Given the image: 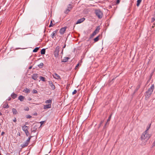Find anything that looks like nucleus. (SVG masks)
Here are the masks:
<instances>
[{
  "mask_svg": "<svg viewBox=\"0 0 155 155\" xmlns=\"http://www.w3.org/2000/svg\"><path fill=\"white\" fill-rule=\"evenodd\" d=\"M154 88V84H153L151 86L150 88L148 89L147 91L145 93V99L146 100H147L149 99L152 94Z\"/></svg>",
  "mask_w": 155,
  "mask_h": 155,
  "instance_id": "nucleus-1",
  "label": "nucleus"
},
{
  "mask_svg": "<svg viewBox=\"0 0 155 155\" xmlns=\"http://www.w3.org/2000/svg\"><path fill=\"white\" fill-rule=\"evenodd\" d=\"M151 136V135L149 134L148 132L145 131L142 134L140 137L141 140H148Z\"/></svg>",
  "mask_w": 155,
  "mask_h": 155,
  "instance_id": "nucleus-2",
  "label": "nucleus"
},
{
  "mask_svg": "<svg viewBox=\"0 0 155 155\" xmlns=\"http://www.w3.org/2000/svg\"><path fill=\"white\" fill-rule=\"evenodd\" d=\"M95 13L97 17L101 19L103 16L102 12L100 9H96L95 11Z\"/></svg>",
  "mask_w": 155,
  "mask_h": 155,
  "instance_id": "nucleus-3",
  "label": "nucleus"
},
{
  "mask_svg": "<svg viewBox=\"0 0 155 155\" xmlns=\"http://www.w3.org/2000/svg\"><path fill=\"white\" fill-rule=\"evenodd\" d=\"M59 49L60 47L59 46H57L55 48V50L54 52V56L56 58H58V56Z\"/></svg>",
  "mask_w": 155,
  "mask_h": 155,
  "instance_id": "nucleus-4",
  "label": "nucleus"
},
{
  "mask_svg": "<svg viewBox=\"0 0 155 155\" xmlns=\"http://www.w3.org/2000/svg\"><path fill=\"white\" fill-rule=\"evenodd\" d=\"M48 82L51 88L53 90L54 89L55 87L54 85L53 84L52 82L51 81H48Z\"/></svg>",
  "mask_w": 155,
  "mask_h": 155,
  "instance_id": "nucleus-5",
  "label": "nucleus"
},
{
  "mask_svg": "<svg viewBox=\"0 0 155 155\" xmlns=\"http://www.w3.org/2000/svg\"><path fill=\"white\" fill-rule=\"evenodd\" d=\"M53 76L54 78L57 79H60L61 78L59 75L57 73H55L53 75Z\"/></svg>",
  "mask_w": 155,
  "mask_h": 155,
  "instance_id": "nucleus-6",
  "label": "nucleus"
},
{
  "mask_svg": "<svg viewBox=\"0 0 155 155\" xmlns=\"http://www.w3.org/2000/svg\"><path fill=\"white\" fill-rule=\"evenodd\" d=\"M38 77V74H34L32 75V78L34 80H36Z\"/></svg>",
  "mask_w": 155,
  "mask_h": 155,
  "instance_id": "nucleus-7",
  "label": "nucleus"
},
{
  "mask_svg": "<svg viewBox=\"0 0 155 155\" xmlns=\"http://www.w3.org/2000/svg\"><path fill=\"white\" fill-rule=\"evenodd\" d=\"M85 20V18H82L80 19H79L77 21L76 23V24H80L83 21H84Z\"/></svg>",
  "mask_w": 155,
  "mask_h": 155,
  "instance_id": "nucleus-8",
  "label": "nucleus"
},
{
  "mask_svg": "<svg viewBox=\"0 0 155 155\" xmlns=\"http://www.w3.org/2000/svg\"><path fill=\"white\" fill-rule=\"evenodd\" d=\"M51 104H46L44 106V109H46L48 108H50L51 107Z\"/></svg>",
  "mask_w": 155,
  "mask_h": 155,
  "instance_id": "nucleus-9",
  "label": "nucleus"
},
{
  "mask_svg": "<svg viewBox=\"0 0 155 155\" xmlns=\"http://www.w3.org/2000/svg\"><path fill=\"white\" fill-rule=\"evenodd\" d=\"M66 29V28L65 27L61 28L60 30V33L61 35L64 34L65 31Z\"/></svg>",
  "mask_w": 155,
  "mask_h": 155,
  "instance_id": "nucleus-10",
  "label": "nucleus"
},
{
  "mask_svg": "<svg viewBox=\"0 0 155 155\" xmlns=\"http://www.w3.org/2000/svg\"><path fill=\"white\" fill-rule=\"evenodd\" d=\"M28 127L25 125L22 126V128L23 131L25 132L28 130Z\"/></svg>",
  "mask_w": 155,
  "mask_h": 155,
  "instance_id": "nucleus-11",
  "label": "nucleus"
},
{
  "mask_svg": "<svg viewBox=\"0 0 155 155\" xmlns=\"http://www.w3.org/2000/svg\"><path fill=\"white\" fill-rule=\"evenodd\" d=\"M57 32V31L56 30V31H53V32H52V34L51 35V37L53 38H54V36L56 35Z\"/></svg>",
  "mask_w": 155,
  "mask_h": 155,
  "instance_id": "nucleus-12",
  "label": "nucleus"
},
{
  "mask_svg": "<svg viewBox=\"0 0 155 155\" xmlns=\"http://www.w3.org/2000/svg\"><path fill=\"white\" fill-rule=\"evenodd\" d=\"M23 91V92H24L25 93H29L30 92V90L29 89H28L27 88H25V89Z\"/></svg>",
  "mask_w": 155,
  "mask_h": 155,
  "instance_id": "nucleus-13",
  "label": "nucleus"
},
{
  "mask_svg": "<svg viewBox=\"0 0 155 155\" xmlns=\"http://www.w3.org/2000/svg\"><path fill=\"white\" fill-rule=\"evenodd\" d=\"M24 98V97L22 95L19 96L18 98V99L20 100L21 101H23Z\"/></svg>",
  "mask_w": 155,
  "mask_h": 155,
  "instance_id": "nucleus-14",
  "label": "nucleus"
},
{
  "mask_svg": "<svg viewBox=\"0 0 155 155\" xmlns=\"http://www.w3.org/2000/svg\"><path fill=\"white\" fill-rule=\"evenodd\" d=\"M2 107L4 108H8L9 107V106L8 104L6 102L3 105Z\"/></svg>",
  "mask_w": 155,
  "mask_h": 155,
  "instance_id": "nucleus-15",
  "label": "nucleus"
},
{
  "mask_svg": "<svg viewBox=\"0 0 155 155\" xmlns=\"http://www.w3.org/2000/svg\"><path fill=\"white\" fill-rule=\"evenodd\" d=\"M17 95L16 94L14 93H12L11 94V96H12V97L14 99L16 98L17 97Z\"/></svg>",
  "mask_w": 155,
  "mask_h": 155,
  "instance_id": "nucleus-16",
  "label": "nucleus"
},
{
  "mask_svg": "<svg viewBox=\"0 0 155 155\" xmlns=\"http://www.w3.org/2000/svg\"><path fill=\"white\" fill-rule=\"evenodd\" d=\"M12 110L14 114H16L18 113L17 111L15 109L13 108Z\"/></svg>",
  "mask_w": 155,
  "mask_h": 155,
  "instance_id": "nucleus-17",
  "label": "nucleus"
},
{
  "mask_svg": "<svg viewBox=\"0 0 155 155\" xmlns=\"http://www.w3.org/2000/svg\"><path fill=\"white\" fill-rule=\"evenodd\" d=\"M69 58L68 57H65L62 60V62H65L68 61Z\"/></svg>",
  "mask_w": 155,
  "mask_h": 155,
  "instance_id": "nucleus-18",
  "label": "nucleus"
},
{
  "mask_svg": "<svg viewBox=\"0 0 155 155\" xmlns=\"http://www.w3.org/2000/svg\"><path fill=\"white\" fill-rule=\"evenodd\" d=\"M71 9V8L70 7H68V8L66 9V10L65 12V13L66 14L68 13V12H69Z\"/></svg>",
  "mask_w": 155,
  "mask_h": 155,
  "instance_id": "nucleus-19",
  "label": "nucleus"
},
{
  "mask_svg": "<svg viewBox=\"0 0 155 155\" xmlns=\"http://www.w3.org/2000/svg\"><path fill=\"white\" fill-rule=\"evenodd\" d=\"M45 49L43 48L41 51V53L42 54H45Z\"/></svg>",
  "mask_w": 155,
  "mask_h": 155,
  "instance_id": "nucleus-20",
  "label": "nucleus"
},
{
  "mask_svg": "<svg viewBox=\"0 0 155 155\" xmlns=\"http://www.w3.org/2000/svg\"><path fill=\"white\" fill-rule=\"evenodd\" d=\"M52 101L51 100H48L45 101V103L46 104H51Z\"/></svg>",
  "mask_w": 155,
  "mask_h": 155,
  "instance_id": "nucleus-21",
  "label": "nucleus"
},
{
  "mask_svg": "<svg viewBox=\"0 0 155 155\" xmlns=\"http://www.w3.org/2000/svg\"><path fill=\"white\" fill-rule=\"evenodd\" d=\"M142 0H137V7L139 6Z\"/></svg>",
  "mask_w": 155,
  "mask_h": 155,
  "instance_id": "nucleus-22",
  "label": "nucleus"
},
{
  "mask_svg": "<svg viewBox=\"0 0 155 155\" xmlns=\"http://www.w3.org/2000/svg\"><path fill=\"white\" fill-rule=\"evenodd\" d=\"M39 78L41 80L43 81H45V78L41 76Z\"/></svg>",
  "mask_w": 155,
  "mask_h": 155,
  "instance_id": "nucleus-23",
  "label": "nucleus"
},
{
  "mask_svg": "<svg viewBox=\"0 0 155 155\" xmlns=\"http://www.w3.org/2000/svg\"><path fill=\"white\" fill-rule=\"evenodd\" d=\"M39 49L38 47H36L33 50V52H36Z\"/></svg>",
  "mask_w": 155,
  "mask_h": 155,
  "instance_id": "nucleus-24",
  "label": "nucleus"
},
{
  "mask_svg": "<svg viewBox=\"0 0 155 155\" xmlns=\"http://www.w3.org/2000/svg\"><path fill=\"white\" fill-rule=\"evenodd\" d=\"M151 124H150L149 125V126H147V129L145 131H146V132H147L148 130L150 129V127L151 126Z\"/></svg>",
  "mask_w": 155,
  "mask_h": 155,
  "instance_id": "nucleus-25",
  "label": "nucleus"
},
{
  "mask_svg": "<svg viewBox=\"0 0 155 155\" xmlns=\"http://www.w3.org/2000/svg\"><path fill=\"white\" fill-rule=\"evenodd\" d=\"M99 40V36H97L96 38H94V40L95 42H97Z\"/></svg>",
  "mask_w": 155,
  "mask_h": 155,
  "instance_id": "nucleus-26",
  "label": "nucleus"
},
{
  "mask_svg": "<svg viewBox=\"0 0 155 155\" xmlns=\"http://www.w3.org/2000/svg\"><path fill=\"white\" fill-rule=\"evenodd\" d=\"M140 84H139L138 86L137 87L136 89V91H137L138 89L140 88Z\"/></svg>",
  "mask_w": 155,
  "mask_h": 155,
  "instance_id": "nucleus-27",
  "label": "nucleus"
},
{
  "mask_svg": "<svg viewBox=\"0 0 155 155\" xmlns=\"http://www.w3.org/2000/svg\"><path fill=\"white\" fill-rule=\"evenodd\" d=\"M25 133L26 135V136H27V137L28 136L29 134V132L28 130L25 132Z\"/></svg>",
  "mask_w": 155,
  "mask_h": 155,
  "instance_id": "nucleus-28",
  "label": "nucleus"
},
{
  "mask_svg": "<svg viewBox=\"0 0 155 155\" xmlns=\"http://www.w3.org/2000/svg\"><path fill=\"white\" fill-rule=\"evenodd\" d=\"M111 116H112V114H111L107 120V122H108V121H109L111 119Z\"/></svg>",
  "mask_w": 155,
  "mask_h": 155,
  "instance_id": "nucleus-29",
  "label": "nucleus"
},
{
  "mask_svg": "<svg viewBox=\"0 0 155 155\" xmlns=\"http://www.w3.org/2000/svg\"><path fill=\"white\" fill-rule=\"evenodd\" d=\"M28 144V143H25H25L23 144L22 147H26L27 146Z\"/></svg>",
  "mask_w": 155,
  "mask_h": 155,
  "instance_id": "nucleus-30",
  "label": "nucleus"
},
{
  "mask_svg": "<svg viewBox=\"0 0 155 155\" xmlns=\"http://www.w3.org/2000/svg\"><path fill=\"white\" fill-rule=\"evenodd\" d=\"M32 93L33 94H36L38 93V91L34 89L32 91Z\"/></svg>",
  "mask_w": 155,
  "mask_h": 155,
  "instance_id": "nucleus-31",
  "label": "nucleus"
},
{
  "mask_svg": "<svg viewBox=\"0 0 155 155\" xmlns=\"http://www.w3.org/2000/svg\"><path fill=\"white\" fill-rule=\"evenodd\" d=\"M155 21V16L151 18V22H153Z\"/></svg>",
  "mask_w": 155,
  "mask_h": 155,
  "instance_id": "nucleus-32",
  "label": "nucleus"
},
{
  "mask_svg": "<svg viewBox=\"0 0 155 155\" xmlns=\"http://www.w3.org/2000/svg\"><path fill=\"white\" fill-rule=\"evenodd\" d=\"M53 26V23H52V21H51V22L50 23V25H49V27H52Z\"/></svg>",
  "mask_w": 155,
  "mask_h": 155,
  "instance_id": "nucleus-33",
  "label": "nucleus"
},
{
  "mask_svg": "<svg viewBox=\"0 0 155 155\" xmlns=\"http://www.w3.org/2000/svg\"><path fill=\"white\" fill-rule=\"evenodd\" d=\"M77 92V91L76 90H74V91L72 92V94L73 95L74 94H76Z\"/></svg>",
  "mask_w": 155,
  "mask_h": 155,
  "instance_id": "nucleus-34",
  "label": "nucleus"
},
{
  "mask_svg": "<svg viewBox=\"0 0 155 155\" xmlns=\"http://www.w3.org/2000/svg\"><path fill=\"white\" fill-rule=\"evenodd\" d=\"M43 65H44V64H43V63H41L38 65V66H39L40 67H42L43 66Z\"/></svg>",
  "mask_w": 155,
  "mask_h": 155,
  "instance_id": "nucleus-35",
  "label": "nucleus"
},
{
  "mask_svg": "<svg viewBox=\"0 0 155 155\" xmlns=\"http://www.w3.org/2000/svg\"><path fill=\"white\" fill-rule=\"evenodd\" d=\"M30 139H29L28 138L27 140L25 141V143H28V144H29V142H30Z\"/></svg>",
  "mask_w": 155,
  "mask_h": 155,
  "instance_id": "nucleus-36",
  "label": "nucleus"
},
{
  "mask_svg": "<svg viewBox=\"0 0 155 155\" xmlns=\"http://www.w3.org/2000/svg\"><path fill=\"white\" fill-rule=\"evenodd\" d=\"M154 146H155V140L152 143V147H153Z\"/></svg>",
  "mask_w": 155,
  "mask_h": 155,
  "instance_id": "nucleus-37",
  "label": "nucleus"
},
{
  "mask_svg": "<svg viewBox=\"0 0 155 155\" xmlns=\"http://www.w3.org/2000/svg\"><path fill=\"white\" fill-rule=\"evenodd\" d=\"M100 29V26H98L97 27V28H96V29L95 30H96L97 31H98V32Z\"/></svg>",
  "mask_w": 155,
  "mask_h": 155,
  "instance_id": "nucleus-38",
  "label": "nucleus"
},
{
  "mask_svg": "<svg viewBox=\"0 0 155 155\" xmlns=\"http://www.w3.org/2000/svg\"><path fill=\"white\" fill-rule=\"evenodd\" d=\"M82 63V59H81L78 62V63H79V64L80 65H81Z\"/></svg>",
  "mask_w": 155,
  "mask_h": 155,
  "instance_id": "nucleus-39",
  "label": "nucleus"
},
{
  "mask_svg": "<svg viewBox=\"0 0 155 155\" xmlns=\"http://www.w3.org/2000/svg\"><path fill=\"white\" fill-rule=\"evenodd\" d=\"M26 117L27 118H30L31 117V116L30 115H27L26 116Z\"/></svg>",
  "mask_w": 155,
  "mask_h": 155,
  "instance_id": "nucleus-40",
  "label": "nucleus"
},
{
  "mask_svg": "<svg viewBox=\"0 0 155 155\" xmlns=\"http://www.w3.org/2000/svg\"><path fill=\"white\" fill-rule=\"evenodd\" d=\"M79 65L80 64H79V63H78L76 65V67L75 68V70L78 67Z\"/></svg>",
  "mask_w": 155,
  "mask_h": 155,
  "instance_id": "nucleus-41",
  "label": "nucleus"
},
{
  "mask_svg": "<svg viewBox=\"0 0 155 155\" xmlns=\"http://www.w3.org/2000/svg\"><path fill=\"white\" fill-rule=\"evenodd\" d=\"M120 0H117V2H116V4H118L119 3H120Z\"/></svg>",
  "mask_w": 155,
  "mask_h": 155,
  "instance_id": "nucleus-42",
  "label": "nucleus"
},
{
  "mask_svg": "<svg viewBox=\"0 0 155 155\" xmlns=\"http://www.w3.org/2000/svg\"><path fill=\"white\" fill-rule=\"evenodd\" d=\"M29 110V108L28 107H26V108L25 109V110L26 111H28Z\"/></svg>",
  "mask_w": 155,
  "mask_h": 155,
  "instance_id": "nucleus-43",
  "label": "nucleus"
},
{
  "mask_svg": "<svg viewBox=\"0 0 155 155\" xmlns=\"http://www.w3.org/2000/svg\"><path fill=\"white\" fill-rule=\"evenodd\" d=\"M103 121H101L100 123V124H99V127L101 126V125L102 124V123H103Z\"/></svg>",
  "mask_w": 155,
  "mask_h": 155,
  "instance_id": "nucleus-44",
  "label": "nucleus"
},
{
  "mask_svg": "<svg viewBox=\"0 0 155 155\" xmlns=\"http://www.w3.org/2000/svg\"><path fill=\"white\" fill-rule=\"evenodd\" d=\"M44 121H41V122H40V123L41 124V125H42L44 123Z\"/></svg>",
  "mask_w": 155,
  "mask_h": 155,
  "instance_id": "nucleus-45",
  "label": "nucleus"
},
{
  "mask_svg": "<svg viewBox=\"0 0 155 155\" xmlns=\"http://www.w3.org/2000/svg\"><path fill=\"white\" fill-rule=\"evenodd\" d=\"M13 121L15 122L16 121V119L15 117L14 118V119L13 120Z\"/></svg>",
  "mask_w": 155,
  "mask_h": 155,
  "instance_id": "nucleus-46",
  "label": "nucleus"
},
{
  "mask_svg": "<svg viewBox=\"0 0 155 155\" xmlns=\"http://www.w3.org/2000/svg\"><path fill=\"white\" fill-rule=\"evenodd\" d=\"M33 129L34 130H37V127L36 126L34 127Z\"/></svg>",
  "mask_w": 155,
  "mask_h": 155,
  "instance_id": "nucleus-47",
  "label": "nucleus"
},
{
  "mask_svg": "<svg viewBox=\"0 0 155 155\" xmlns=\"http://www.w3.org/2000/svg\"><path fill=\"white\" fill-rule=\"evenodd\" d=\"M92 35H93L94 36L95 35H96V33L95 32H93V33L92 34Z\"/></svg>",
  "mask_w": 155,
  "mask_h": 155,
  "instance_id": "nucleus-48",
  "label": "nucleus"
},
{
  "mask_svg": "<svg viewBox=\"0 0 155 155\" xmlns=\"http://www.w3.org/2000/svg\"><path fill=\"white\" fill-rule=\"evenodd\" d=\"M94 36L92 34V35H91L90 37V38H92Z\"/></svg>",
  "mask_w": 155,
  "mask_h": 155,
  "instance_id": "nucleus-49",
  "label": "nucleus"
},
{
  "mask_svg": "<svg viewBox=\"0 0 155 155\" xmlns=\"http://www.w3.org/2000/svg\"><path fill=\"white\" fill-rule=\"evenodd\" d=\"M33 136H30L28 138L30 140L31 138H32Z\"/></svg>",
  "mask_w": 155,
  "mask_h": 155,
  "instance_id": "nucleus-50",
  "label": "nucleus"
},
{
  "mask_svg": "<svg viewBox=\"0 0 155 155\" xmlns=\"http://www.w3.org/2000/svg\"><path fill=\"white\" fill-rule=\"evenodd\" d=\"M94 32H95L96 34H97V33L98 32L96 30H95V31Z\"/></svg>",
  "mask_w": 155,
  "mask_h": 155,
  "instance_id": "nucleus-51",
  "label": "nucleus"
},
{
  "mask_svg": "<svg viewBox=\"0 0 155 155\" xmlns=\"http://www.w3.org/2000/svg\"><path fill=\"white\" fill-rule=\"evenodd\" d=\"M28 101H31V97H29L28 98Z\"/></svg>",
  "mask_w": 155,
  "mask_h": 155,
  "instance_id": "nucleus-52",
  "label": "nucleus"
},
{
  "mask_svg": "<svg viewBox=\"0 0 155 155\" xmlns=\"http://www.w3.org/2000/svg\"><path fill=\"white\" fill-rule=\"evenodd\" d=\"M4 134H5V132H2L1 133V135H2Z\"/></svg>",
  "mask_w": 155,
  "mask_h": 155,
  "instance_id": "nucleus-53",
  "label": "nucleus"
},
{
  "mask_svg": "<svg viewBox=\"0 0 155 155\" xmlns=\"http://www.w3.org/2000/svg\"><path fill=\"white\" fill-rule=\"evenodd\" d=\"M35 131H36V130H32V131H31V132H35Z\"/></svg>",
  "mask_w": 155,
  "mask_h": 155,
  "instance_id": "nucleus-54",
  "label": "nucleus"
},
{
  "mask_svg": "<svg viewBox=\"0 0 155 155\" xmlns=\"http://www.w3.org/2000/svg\"><path fill=\"white\" fill-rule=\"evenodd\" d=\"M66 47V44H65L64 45L63 47V48H64Z\"/></svg>",
  "mask_w": 155,
  "mask_h": 155,
  "instance_id": "nucleus-55",
  "label": "nucleus"
},
{
  "mask_svg": "<svg viewBox=\"0 0 155 155\" xmlns=\"http://www.w3.org/2000/svg\"><path fill=\"white\" fill-rule=\"evenodd\" d=\"M11 99V97H8V101H10V100Z\"/></svg>",
  "mask_w": 155,
  "mask_h": 155,
  "instance_id": "nucleus-56",
  "label": "nucleus"
},
{
  "mask_svg": "<svg viewBox=\"0 0 155 155\" xmlns=\"http://www.w3.org/2000/svg\"><path fill=\"white\" fill-rule=\"evenodd\" d=\"M107 123H106V124H105V125H104V127H105V126H106V125H107Z\"/></svg>",
  "mask_w": 155,
  "mask_h": 155,
  "instance_id": "nucleus-57",
  "label": "nucleus"
},
{
  "mask_svg": "<svg viewBox=\"0 0 155 155\" xmlns=\"http://www.w3.org/2000/svg\"><path fill=\"white\" fill-rule=\"evenodd\" d=\"M18 135L20 136V133H19V132H18Z\"/></svg>",
  "mask_w": 155,
  "mask_h": 155,
  "instance_id": "nucleus-58",
  "label": "nucleus"
},
{
  "mask_svg": "<svg viewBox=\"0 0 155 155\" xmlns=\"http://www.w3.org/2000/svg\"><path fill=\"white\" fill-rule=\"evenodd\" d=\"M2 115V114L1 112H0V115Z\"/></svg>",
  "mask_w": 155,
  "mask_h": 155,
  "instance_id": "nucleus-59",
  "label": "nucleus"
},
{
  "mask_svg": "<svg viewBox=\"0 0 155 155\" xmlns=\"http://www.w3.org/2000/svg\"><path fill=\"white\" fill-rule=\"evenodd\" d=\"M32 67H30L29 68V69H31V68Z\"/></svg>",
  "mask_w": 155,
  "mask_h": 155,
  "instance_id": "nucleus-60",
  "label": "nucleus"
},
{
  "mask_svg": "<svg viewBox=\"0 0 155 155\" xmlns=\"http://www.w3.org/2000/svg\"><path fill=\"white\" fill-rule=\"evenodd\" d=\"M35 104L36 105H39V104Z\"/></svg>",
  "mask_w": 155,
  "mask_h": 155,
  "instance_id": "nucleus-61",
  "label": "nucleus"
},
{
  "mask_svg": "<svg viewBox=\"0 0 155 155\" xmlns=\"http://www.w3.org/2000/svg\"><path fill=\"white\" fill-rule=\"evenodd\" d=\"M63 51V50H62V53Z\"/></svg>",
  "mask_w": 155,
  "mask_h": 155,
  "instance_id": "nucleus-62",
  "label": "nucleus"
}]
</instances>
